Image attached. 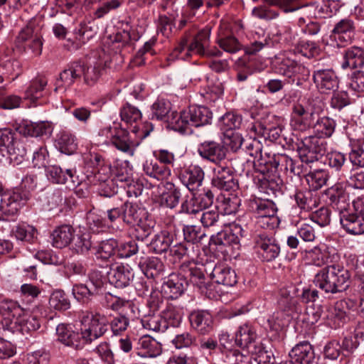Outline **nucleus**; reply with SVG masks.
<instances>
[{
  "instance_id": "f257e3e1",
  "label": "nucleus",
  "mask_w": 364,
  "mask_h": 364,
  "mask_svg": "<svg viewBox=\"0 0 364 364\" xmlns=\"http://www.w3.org/2000/svg\"><path fill=\"white\" fill-rule=\"evenodd\" d=\"M314 135L305 137L299 149L300 158L309 164L318 160L326 151L325 138L330 137L336 128L335 121L328 117L319 118L312 127Z\"/></svg>"
},
{
  "instance_id": "f03ea898",
  "label": "nucleus",
  "mask_w": 364,
  "mask_h": 364,
  "mask_svg": "<svg viewBox=\"0 0 364 364\" xmlns=\"http://www.w3.org/2000/svg\"><path fill=\"white\" fill-rule=\"evenodd\" d=\"M210 32L200 31L188 43L187 38H183L173 50L171 55L174 58L186 60L193 54L212 58L221 56L222 52L216 47L209 48Z\"/></svg>"
},
{
  "instance_id": "7ed1b4c3",
  "label": "nucleus",
  "mask_w": 364,
  "mask_h": 364,
  "mask_svg": "<svg viewBox=\"0 0 364 364\" xmlns=\"http://www.w3.org/2000/svg\"><path fill=\"white\" fill-rule=\"evenodd\" d=\"M322 110L323 103L318 99L301 100L293 107L294 116L291 119L292 126L299 131H306L313 127L316 115H318Z\"/></svg>"
},
{
  "instance_id": "20e7f679",
  "label": "nucleus",
  "mask_w": 364,
  "mask_h": 364,
  "mask_svg": "<svg viewBox=\"0 0 364 364\" xmlns=\"http://www.w3.org/2000/svg\"><path fill=\"white\" fill-rule=\"evenodd\" d=\"M81 336L85 344L90 343L105 334L107 330L108 319L99 312L85 311L80 318Z\"/></svg>"
},
{
  "instance_id": "39448f33",
  "label": "nucleus",
  "mask_w": 364,
  "mask_h": 364,
  "mask_svg": "<svg viewBox=\"0 0 364 364\" xmlns=\"http://www.w3.org/2000/svg\"><path fill=\"white\" fill-rule=\"evenodd\" d=\"M99 136L104 138V142L113 144L117 149L130 156L134 155L135 147L139 144L131 141L128 132L122 128L118 122L100 129Z\"/></svg>"
},
{
  "instance_id": "423d86ee",
  "label": "nucleus",
  "mask_w": 364,
  "mask_h": 364,
  "mask_svg": "<svg viewBox=\"0 0 364 364\" xmlns=\"http://www.w3.org/2000/svg\"><path fill=\"white\" fill-rule=\"evenodd\" d=\"M250 207L260 227L272 229L278 225L277 208L272 200L255 199L251 202Z\"/></svg>"
},
{
  "instance_id": "0eeeda50",
  "label": "nucleus",
  "mask_w": 364,
  "mask_h": 364,
  "mask_svg": "<svg viewBox=\"0 0 364 364\" xmlns=\"http://www.w3.org/2000/svg\"><path fill=\"white\" fill-rule=\"evenodd\" d=\"M41 35L31 26L21 29L16 40V47L31 57L38 56L42 52Z\"/></svg>"
},
{
  "instance_id": "6e6552de",
  "label": "nucleus",
  "mask_w": 364,
  "mask_h": 364,
  "mask_svg": "<svg viewBox=\"0 0 364 364\" xmlns=\"http://www.w3.org/2000/svg\"><path fill=\"white\" fill-rule=\"evenodd\" d=\"M213 267V263L211 262L202 264L191 260L183 264L180 270L186 279H188L193 285L198 287L202 292H205V290H208L205 274L210 275Z\"/></svg>"
},
{
  "instance_id": "1a4fd4ad",
  "label": "nucleus",
  "mask_w": 364,
  "mask_h": 364,
  "mask_svg": "<svg viewBox=\"0 0 364 364\" xmlns=\"http://www.w3.org/2000/svg\"><path fill=\"white\" fill-rule=\"evenodd\" d=\"M26 154V149L17 139L16 132L9 129H0V155L18 160Z\"/></svg>"
},
{
  "instance_id": "9d476101",
  "label": "nucleus",
  "mask_w": 364,
  "mask_h": 364,
  "mask_svg": "<svg viewBox=\"0 0 364 364\" xmlns=\"http://www.w3.org/2000/svg\"><path fill=\"white\" fill-rule=\"evenodd\" d=\"M120 117L123 122L128 124L132 125L135 124V125L133 126L132 132L135 134L140 140L148 136L153 130V126L151 123L146 122L141 127L138 125L137 123L141 120L142 114L137 107L129 103H126L121 107Z\"/></svg>"
},
{
  "instance_id": "9b49d317",
  "label": "nucleus",
  "mask_w": 364,
  "mask_h": 364,
  "mask_svg": "<svg viewBox=\"0 0 364 364\" xmlns=\"http://www.w3.org/2000/svg\"><path fill=\"white\" fill-rule=\"evenodd\" d=\"M255 249L259 257L266 262L273 261L280 252V247L275 239L266 233H260L255 236Z\"/></svg>"
},
{
  "instance_id": "f8f14e48",
  "label": "nucleus",
  "mask_w": 364,
  "mask_h": 364,
  "mask_svg": "<svg viewBox=\"0 0 364 364\" xmlns=\"http://www.w3.org/2000/svg\"><path fill=\"white\" fill-rule=\"evenodd\" d=\"M87 166L91 168L90 174L87 176L90 182L97 185L102 181L109 180L111 167L105 163L102 156L97 154H90L86 159Z\"/></svg>"
},
{
  "instance_id": "ddd939ff",
  "label": "nucleus",
  "mask_w": 364,
  "mask_h": 364,
  "mask_svg": "<svg viewBox=\"0 0 364 364\" xmlns=\"http://www.w3.org/2000/svg\"><path fill=\"white\" fill-rule=\"evenodd\" d=\"M0 200V220H8L9 216H13L18 212L21 202L26 198L18 191H7L1 193Z\"/></svg>"
},
{
  "instance_id": "4468645a",
  "label": "nucleus",
  "mask_w": 364,
  "mask_h": 364,
  "mask_svg": "<svg viewBox=\"0 0 364 364\" xmlns=\"http://www.w3.org/2000/svg\"><path fill=\"white\" fill-rule=\"evenodd\" d=\"M313 80L320 92L329 93L338 87V80L331 69H318L314 72Z\"/></svg>"
},
{
  "instance_id": "2eb2a0df",
  "label": "nucleus",
  "mask_w": 364,
  "mask_h": 364,
  "mask_svg": "<svg viewBox=\"0 0 364 364\" xmlns=\"http://www.w3.org/2000/svg\"><path fill=\"white\" fill-rule=\"evenodd\" d=\"M205 173L198 165H191L181 171L179 178L181 183L191 192L198 189L202 186Z\"/></svg>"
},
{
  "instance_id": "dca6fc26",
  "label": "nucleus",
  "mask_w": 364,
  "mask_h": 364,
  "mask_svg": "<svg viewBox=\"0 0 364 364\" xmlns=\"http://www.w3.org/2000/svg\"><path fill=\"white\" fill-rule=\"evenodd\" d=\"M108 280L110 284L117 288L127 287L134 278V273L129 265H113L107 272Z\"/></svg>"
},
{
  "instance_id": "f3484780",
  "label": "nucleus",
  "mask_w": 364,
  "mask_h": 364,
  "mask_svg": "<svg viewBox=\"0 0 364 364\" xmlns=\"http://www.w3.org/2000/svg\"><path fill=\"white\" fill-rule=\"evenodd\" d=\"M272 65L277 73L287 77H291L304 69L295 60L284 55L276 56L272 61Z\"/></svg>"
},
{
  "instance_id": "a211bd4d",
  "label": "nucleus",
  "mask_w": 364,
  "mask_h": 364,
  "mask_svg": "<svg viewBox=\"0 0 364 364\" xmlns=\"http://www.w3.org/2000/svg\"><path fill=\"white\" fill-rule=\"evenodd\" d=\"M23 309L14 301L5 300L0 304V314L3 317L0 322V327L3 331H9L6 324L13 323L16 318L23 314Z\"/></svg>"
},
{
  "instance_id": "6ab92c4d",
  "label": "nucleus",
  "mask_w": 364,
  "mask_h": 364,
  "mask_svg": "<svg viewBox=\"0 0 364 364\" xmlns=\"http://www.w3.org/2000/svg\"><path fill=\"white\" fill-rule=\"evenodd\" d=\"M56 335L58 341L66 346L81 349L85 346L81 333L72 331L65 324L61 323L57 326Z\"/></svg>"
},
{
  "instance_id": "aec40b11",
  "label": "nucleus",
  "mask_w": 364,
  "mask_h": 364,
  "mask_svg": "<svg viewBox=\"0 0 364 364\" xmlns=\"http://www.w3.org/2000/svg\"><path fill=\"white\" fill-rule=\"evenodd\" d=\"M289 355L293 364H311L315 359L313 347L307 341L296 344Z\"/></svg>"
},
{
  "instance_id": "412c9836",
  "label": "nucleus",
  "mask_w": 364,
  "mask_h": 364,
  "mask_svg": "<svg viewBox=\"0 0 364 364\" xmlns=\"http://www.w3.org/2000/svg\"><path fill=\"white\" fill-rule=\"evenodd\" d=\"M212 184L220 190L230 191L235 187L231 169L227 166H217L213 168Z\"/></svg>"
},
{
  "instance_id": "4be33fe9",
  "label": "nucleus",
  "mask_w": 364,
  "mask_h": 364,
  "mask_svg": "<svg viewBox=\"0 0 364 364\" xmlns=\"http://www.w3.org/2000/svg\"><path fill=\"white\" fill-rule=\"evenodd\" d=\"M9 331L14 333L20 331L22 333L37 331L41 327L39 320L33 316L28 315L23 311V315L15 318L14 322L6 324Z\"/></svg>"
},
{
  "instance_id": "5701e85b",
  "label": "nucleus",
  "mask_w": 364,
  "mask_h": 364,
  "mask_svg": "<svg viewBox=\"0 0 364 364\" xmlns=\"http://www.w3.org/2000/svg\"><path fill=\"white\" fill-rule=\"evenodd\" d=\"M191 326L200 334H207L213 329V317L203 310L193 311L189 316Z\"/></svg>"
},
{
  "instance_id": "b1692460",
  "label": "nucleus",
  "mask_w": 364,
  "mask_h": 364,
  "mask_svg": "<svg viewBox=\"0 0 364 364\" xmlns=\"http://www.w3.org/2000/svg\"><path fill=\"white\" fill-rule=\"evenodd\" d=\"M198 153L203 158L215 164L220 162L225 157L224 147L213 141H205L202 143L198 147Z\"/></svg>"
},
{
  "instance_id": "393cba45",
  "label": "nucleus",
  "mask_w": 364,
  "mask_h": 364,
  "mask_svg": "<svg viewBox=\"0 0 364 364\" xmlns=\"http://www.w3.org/2000/svg\"><path fill=\"white\" fill-rule=\"evenodd\" d=\"M186 286V279L176 274H171L163 284L161 290L166 297L175 299L183 293Z\"/></svg>"
},
{
  "instance_id": "a878e982",
  "label": "nucleus",
  "mask_w": 364,
  "mask_h": 364,
  "mask_svg": "<svg viewBox=\"0 0 364 364\" xmlns=\"http://www.w3.org/2000/svg\"><path fill=\"white\" fill-rule=\"evenodd\" d=\"M210 277L216 283L232 287L237 283L235 271L224 264H214L210 270Z\"/></svg>"
},
{
  "instance_id": "bb28decb",
  "label": "nucleus",
  "mask_w": 364,
  "mask_h": 364,
  "mask_svg": "<svg viewBox=\"0 0 364 364\" xmlns=\"http://www.w3.org/2000/svg\"><path fill=\"white\" fill-rule=\"evenodd\" d=\"M332 294L346 291L350 285V274L343 267L331 264Z\"/></svg>"
},
{
  "instance_id": "cd10ccee",
  "label": "nucleus",
  "mask_w": 364,
  "mask_h": 364,
  "mask_svg": "<svg viewBox=\"0 0 364 364\" xmlns=\"http://www.w3.org/2000/svg\"><path fill=\"white\" fill-rule=\"evenodd\" d=\"M84 73V67L78 63L72 64L68 68L64 70L60 74L59 79L56 82L55 90L64 89L70 87L75 81L80 78Z\"/></svg>"
},
{
  "instance_id": "c85d7f7f",
  "label": "nucleus",
  "mask_w": 364,
  "mask_h": 364,
  "mask_svg": "<svg viewBox=\"0 0 364 364\" xmlns=\"http://www.w3.org/2000/svg\"><path fill=\"white\" fill-rule=\"evenodd\" d=\"M340 223L343 229L351 235L364 233V216L341 212Z\"/></svg>"
},
{
  "instance_id": "c756f323",
  "label": "nucleus",
  "mask_w": 364,
  "mask_h": 364,
  "mask_svg": "<svg viewBox=\"0 0 364 364\" xmlns=\"http://www.w3.org/2000/svg\"><path fill=\"white\" fill-rule=\"evenodd\" d=\"M138 355L144 358H155L162 352L161 345L149 336L141 337L137 342Z\"/></svg>"
},
{
  "instance_id": "7c9ffc66",
  "label": "nucleus",
  "mask_w": 364,
  "mask_h": 364,
  "mask_svg": "<svg viewBox=\"0 0 364 364\" xmlns=\"http://www.w3.org/2000/svg\"><path fill=\"white\" fill-rule=\"evenodd\" d=\"M143 171L144 173L158 181L168 179L171 175V170L167 166L159 164L152 159H146L143 164Z\"/></svg>"
},
{
  "instance_id": "2f4dec72",
  "label": "nucleus",
  "mask_w": 364,
  "mask_h": 364,
  "mask_svg": "<svg viewBox=\"0 0 364 364\" xmlns=\"http://www.w3.org/2000/svg\"><path fill=\"white\" fill-rule=\"evenodd\" d=\"M353 23L349 19L341 20L332 31L331 36L341 46L343 44L350 42L353 36Z\"/></svg>"
},
{
  "instance_id": "473e14b6",
  "label": "nucleus",
  "mask_w": 364,
  "mask_h": 364,
  "mask_svg": "<svg viewBox=\"0 0 364 364\" xmlns=\"http://www.w3.org/2000/svg\"><path fill=\"white\" fill-rule=\"evenodd\" d=\"M51 236L53 246L61 249L70 244L73 239L74 230L70 225H61L53 230Z\"/></svg>"
},
{
  "instance_id": "72a5a7b5",
  "label": "nucleus",
  "mask_w": 364,
  "mask_h": 364,
  "mask_svg": "<svg viewBox=\"0 0 364 364\" xmlns=\"http://www.w3.org/2000/svg\"><path fill=\"white\" fill-rule=\"evenodd\" d=\"M122 211L124 222L130 225H136L148 214L145 208L132 203H125L122 205Z\"/></svg>"
},
{
  "instance_id": "f704fd0d",
  "label": "nucleus",
  "mask_w": 364,
  "mask_h": 364,
  "mask_svg": "<svg viewBox=\"0 0 364 364\" xmlns=\"http://www.w3.org/2000/svg\"><path fill=\"white\" fill-rule=\"evenodd\" d=\"M192 127H200L210 123L212 112L203 106H190L187 109Z\"/></svg>"
},
{
  "instance_id": "c9c22d12",
  "label": "nucleus",
  "mask_w": 364,
  "mask_h": 364,
  "mask_svg": "<svg viewBox=\"0 0 364 364\" xmlns=\"http://www.w3.org/2000/svg\"><path fill=\"white\" fill-rule=\"evenodd\" d=\"M55 146L60 152L70 155L77 150V139L70 132L61 131L56 135Z\"/></svg>"
},
{
  "instance_id": "e433bc0d",
  "label": "nucleus",
  "mask_w": 364,
  "mask_h": 364,
  "mask_svg": "<svg viewBox=\"0 0 364 364\" xmlns=\"http://www.w3.org/2000/svg\"><path fill=\"white\" fill-rule=\"evenodd\" d=\"M46 176L53 183L65 184L69 182L75 183L73 180V171L66 169L64 172L62 168L56 165L48 166L46 169Z\"/></svg>"
},
{
  "instance_id": "4c0bfd02",
  "label": "nucleus",
  "mask_w": 364,
  "mask_h": 364,
  "mask_svg": "<svg viewBox=\"0 0 364 364\" xmlns=\"http://www.w3.org/2000/svg\"><path fill=\"white\" fill-rule=\"evenodd\" d=\"M174 235L167 230L156 234L150 243V247L156 254L166 252L173 242Z\"/></svg>"
},
{
  "instance_id": "58836bf2",
  "label": "nucleus",
  "mask_w": 364,
  "mask_h": 364,
  "mask_svg": "<svg viewBox=\"0 0 364 364\" xmlns=\"http://www.w3.org/2000/svg\"><path fill=\"white\" fill-rule=\"evenodd\" d=\"M294 198L298 207L304 211H311L318 205L317 196L310 190L296 191Z\"/></svg>"
},
{
  "instance_id": "ea45409f",
  "label": "nucleus",
  "mask_w": 364,
  "mask_h": 364,
  "mask_svg": "<svg viewBox=\"0 0 364 364\" xmlns=\"http://www.w3.org/2000/svg\"><path fill=\"white\" fill-rule=\"evenodd\" d=\"M332 269L331 264L318 270L313 279V284L316 287L323 291L326 294H332Z\"/></svg>"
},
{
  "instance_id": "a19ab883",
  "label": "nucleus",
  "mask_w": 364,
  "mask_h": 364,
  "mask_svg": "<svg viewBox=\"0 0 364 364\" xmlns=\"http://www.w3.org/2000/svg\"><path fill=\"white\" fill-rule=\"evenodd\" d=\"M105 299L107 305L113 310H122L126 313H127V310H129L134 316H136L139 312L138 308L135 306L134 302L131 300L125 299L110 294L106 295Z\"/></svg>"
},
{
  "instance_id": "79ce46f5",
  "label": "nucleus",
  "mask_w": 364,
  "mask_h": 364,
  "mask_svg": "<svg viewBox=\"0 0 364 364\" xmlns=\"http://www.w3.org/2000/svg\"><path fill=\"white\" fill-rule=\"evenodd\" d=\"M345 59L343 68L350 67L353 69L361 70L364 65V51L361 48L353 47L346 51Z\"/></svg>"
},
{
  "instance_id": "37998d69",
  "label": "nucleus",
  "mask_w": 364,
  "mask_h": 364,
  "mask_svg": "<svg viewBox=\"0 0 364 364\" xmlns=\"http://www.w3.org/2000/svg\"><path fill=\"white\" fill-rule=\"evenodd\" d=\"M257 339V335L255 328L248 323L241 325L235 334V342L243 348Z\"/></svg>"
},
{
  "instance_id": "c03bdc74",
  "label": "nucleus",
  "mask_w": 364,
  "mask_h": 364,
  "mask_svg": "<svg viewBox=\"0 0 364 364\" xmlns=\"http://www.w3.org/2000/svg\"><path fill=\"white\" fill-rule=\"evenodd\" d=\"M245 348L250 353L255 355V360H257L259 363H272V353L267 350L260 341L255 340V341L248 345Z\"/></svg>"
},
{
  "instance_id": "a18cd8bd",
  "label": "nucleus",
  "mask_w": 364,
  "mask_h": 364,
  "mask_svg": "<svg viewBox=\"0 0 364 364\" xmlns=\"http://www.w3.org/2000/svg\"><path fill=\"white\" fill-rule=\"evenodd\" d=\"M47 82V80L44 77H37L33 80L25 92V98L34 102L43 97Z\"/></svg>"
},
{
  "instance_id": "49530a36",
  "label": "nucleus",
  "mask_w": 364,
  "mask_h": 364,
  "mask_svg": "<svg viewBox=\"0 0 364 364\" xmlns=\"http://www.w3.org/2000/svg\"><path fill=\"white\" fill-rule=\"evenodd\" d=\"M183 316V309L172 304L168 305L161 313L162 318L166 321L167 328L168 326H178L182 321Z\"/></svg>"
},
{
  "instance_id": "de8ad7c7",
  "label": "nucleus",
  "mask_w": 364,
  "mask_h": 364,
  "mask_svg": "<svg viewBox=\"0 0 364 364\" xmlns=\"http://www.w3.org/2000/svg\"><path fill=\"white\" fill-rule=\"evenodd\" d=\"M49 307L56 311H65L70 306V301L63 290L53 291L49 299Z\"/></svg>"
},
{
  "instance_id": "09e8293b",
  "label": "nucleus",
  "mask_w": 364,
  "mask_h": 364,
  "mask_svg": "<svg viewBox=\"0 0 364 364\" xmlns=\"http://www.w3.org/2000/svg\"><path fill=\"white\" fill-rule=\"evenodd\" d=\"M262 144L256 140H252L250 142H247L246 144V152L251 157L253 158L254 166L258 171L261 173H264L267 169L259 168L257 166H261L262 163Z\"/></svg>"
},
{
  "instance_id": "8fccbe9b",
  "label": "nucleus",
  "mask_w": 364,
  "mask_h": 364,
  "mask_svg": "<svg viewBox=\"0 0 364 364\" xmlns=\"http://www.w3.org/2000/svg\"><path fill=\"white\" fill-rule=\"evenodd\" d=\"M118 242L114 239L102 241L95 253L97 259L106 260L117 254Z\"/></svg>"
},
{
  "instance_id": "3c124183",
  "label": "nucleus",
  "mask_w": 364,
  "mask_h": 364,
  "mask_svg": "<svg viewBox=\"0 0 364 364\" xmlns=\"http://www.w3.org/2000/svg\"><path fill=\"white\" fill-rule=\"evenodd\" d=\"M241 232L242 228L240 226L235 225L234 229H231L230 231L219 232L216 242L223 245H238L240 242V235H242Z\"/></svg>"
},
{
  "instance_id": "603ef678",
  "label": "nucleus",
  "mask_w": 364,
  "mask_h": 364,
  "mask_svg": "<svg viewBox=\"0 0 364 364\" xmlns=\"http://www.w3.org/2000/svg\"><path fill=\"white\" fill-rule=\"evenodd\" d=\"M305 177L309 188L317 191L326 183L328 174L323 170H318L309 173Z\"/></svg>"
},
{
  "instance_id": "864d4df0",
  "label": "nucleus",
  "mask_w": 364,
  "mask_h": 364,
  "mask_svg": "<svg viewBox=\"0 0 364 364\" xmlns=\"http://www.w3.org/2000/svg\"><path fill=\"white\" fill-rule=\"evenodd\" d=\"M291 318L289 314L284 311H280L274 313V314L267 320L269 328L274 331H280L285 328Z\"/></svg>"
},
{
  "instance_id": "5fc2aeb1",
  "label": "nucleus",
  "mask_w": 364,
  "mask_h": 364,
  "mask_svg": "<svg viewBox=\"0 0 364 364\" xmlns=\"http://www.w3.org/2000/svg\"><path fill=\"white\" fill-rule=\"evenodd\" d=\"M242 122L241 117L234 113L228 112L220 117L219 127L225 132H233V129L240 127Z\"/></svg>"
},
{
  "instance_id": "6e6d98bb",
  "label": "nucleus",
  "mask_w": 364,
  "mask_h": 364,
  "mask_svg": "<svg viewBox=\"0 0 364 364\" xmlns=\"http://www.w3.org/2000/svg\"><path fill=\"white\" fill-rule=\"evenodd\" d=\"M140 264L147 277H154L163 270V263L158 257H148L143 263Z\"/></svg>"
},
{
  "instance_id": "4d7b16f0",
  "label": "nucleus",
  "mask_w": 364,
  "mask_h": 364,
  "mask_svg": "<svg viewBox=\"0 0 364 364\" xmlns=\"http://www.w3.org/2000/svg\"><path fill=\"white\" fill-rule=\"evenodd\" d=\"M301 162H296L290 157L284 155L279 158L277 166H280L281 169L284 168L287 172H289L294 176H300L303 173L301 163L304 162L301 159Z\"/></svg>"
},
{
  "instance_id": "13d9d810",
  "label": "nucleus",
  "mask_w": 364,
  "mask_h": 364,
  "mask_svg": "<svg viewBox=\"0 0 364 364\" xmlns=\"http://www.w3.org/2000/svg\"><path fill=\"white\" fill-rule=\"evenodd\" d=\"M74 297L80 302L86 303L91 299V297L96 294L95 290L91 289V286L85 284H76L73 285L72 289Z\"/></svg>"
},
{
  "instance_id": "bf43d9fd",
  "label": "nucleus",
  "mask_w": 364,
  "mask_h": 364,
  "mask_svg": "<svg viewBox=\"0 0 364 364\" xmlns=\"http://www.w3.org/2000/svg\"><path fill=\"white\" fill-rule=\"evenodd\" d=\"M171 125L176 131L181 133L186 132L192 127L187 109L174 116L171 119Z\"/></svg>"
},
{
  "instance_id": "052dcab7",
  "label": "nucleus",
  "mask_w": 364,
  "mask_h": 364,
  "mask_svg": "<svg viewBox=\"0 0 364 364\" xmlns=\"http://www.w3.org/2000/svg\"><path fill=\"white\" fill-rule=\"evenodd\" d=\"M196 247L198 248V246L185 241L173 245V247H171V252L172 255L178 259L185 256H187L188 257H193L196 255Z\"/></svg>"
},
{
  "instance_id": "680f3d73",
  "label": "nucleus",
  "mask_w": 364,
  "mask_h": 364,
  "mask_svg": "<svg viewBox=\"0 0 364 364\" xmlns=\"http://www.w3.org/2000/svg\"><path fill=\"white\" fill-rule=\"evenodd\" d=\"M144 328L156 331L165 332L167 329V323L161 316H153L146 318L142 321Z\"/></svg>"
},
{
  "instance_id": "e2e57ef3",
  "label": "nucleus",
  "mask_w": 364,
  "mask_h": 364,
  "mask_svg": "<svg viewBox=\"0 0 364 364\" xmlns=\"http://www.w3.org/2000/svg\"><path fill=\"white\" fill-rule=\"evenodd\" d=\"M183 232L185 241L194 245L200 242L205 236L200 228L196 225H186L183 227Z\"/></svg>"
},
{
  "instance_id": "0e129e2a",
  "label": "nucleus",
  "mask_w": 364,
  "mask_h": 364,
  "mask_svg": "<svg viewBox=\"0 0 364 364\" xmlns=\"http://www.w3.org/2000/svg\"><path fill=\"white\" fill-rule=\"evenodd\" d=\"M72 241V249L77 253H86L92 246L88 234L77 235L76 237L73 236Z\"/></svg>"
},
{
  "instance_id": "69168bd1",
  "label": "nucleus",
  "mask_w": 364,
  "mask_h": 364,
  "mask_svg": "<svg viewBox=\"0 0 364 364\" xmlns=\"http://www.w3.org/2000/svg\"><path fill=\"white\" fill-rule=\"evenodd\" d=\"M28 134L32 136L49 135L52 132V127L48 122L31 123L27 125Z\"/></svg>"
},
{
  "instance_id": "338daca9",
  "label": "nucleus",
  "mask_w": 364,
  "mask_h": 364,
  "mask_svg": "<svg viewBox=\"0 0 364 364\" xmlns=\"http://www.w3.org/2000/svg\"><path fill=\"white\" fill-rule=\"evenodd\" d=\"M218 44L220 48L229 53H235L240 50L242 45L234 36H227L218 39Z\"/></svg>"
},
{
  "instance_id": "774afa93",
  "label": "nucleus",
  "mask_w": 364,
  "mask_h": 364,
  "mask_svg": "<svg viewBox=\"0 0 364 364\" xmlns=\"http://www.w3.org/2000/svg\"><path fill=\"white\" fill-rule=\"evenodd\" d=\"M14 235L17 240L31 242L36 237L37 230L31 225H18L14 230Z\"/></svg>"
}]
</instances>
